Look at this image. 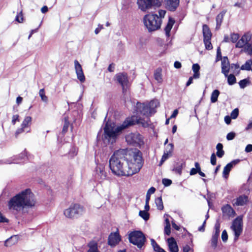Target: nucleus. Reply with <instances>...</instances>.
<instances>
[{
	"label": "nucleus",
	"instance_id": "8",
	"mask_svg": "<svg viewBox=\"0 0 252 252\" xmlns=\"http://www.w3.org/2000/svg\"><path fill=\"white\" fill-rule=\"evenodd\" d=\"M162 2V0H137L139 9L144 12L151 9L153 6H160Z\"/></svg>",
	"mask_w": 252,
	"mask_h": 252
},
{
	"label": "nucleus",
	"instance_id": "42",
	"mask_svg": "<svg viewBox=\"0 0 252 252\" xmlns=\"http://www.w3.org/2000/svg\"><path fill=\"white\" fill-rule=\"evenodd\" d=\"M221 73L224 74V75L226 77L228 76L229 73L230 66L229 65H221Z\"/></svg>",
	"mask_w": 252,
	"mask_h": 252
},
{
	"label": "nucleus",
	"instance_id": "54",
	"mask_svg": "<svg viewBox=\"0 0 252 252\" xmlns=\"http://www.w3.org/2000/svg\"><path fill=\"white\" fill-rule=\"evenodd\" d=\"M236 136V134L234 132H230L228 133L226 135V139L227 140H233Z\"/></svg>",
	"mask_w": 252,
	"mask_h": 252
},
{
	"label": "nucleus",
	"instance_id": "47",
	"mask_svg": "<svg viewBox=\"0 0 252 252\" xmlns=\"http://www.w3.org/2000/svg\"><path fill=\"white\" fill-rule=\"evenodd\" d=\"M15 21L19 23H22L23 22L24 18L22 11H20L19 13H18V14L16 15L15 18Z\"/></svg>",
	"mask_w": 252,
	"mask_h": 252
},
{
	"label": "nucleus",
	"instance_id": "3",
	"mask_svg": "<svg viewBox=\"0 0 252 252\" xmlns=\"http://www.w3.org/2000/svg\"><path fill=\"white\" fill-rule=\"evenodd\" d=\"M143 22L148 31L152 32L160 28L162 20L158 17L157 14L149 13L144 16Z\"/></svg>",
	"mask_w": 252,
	"mask_h": 252
},
{
	"label": "nucleus",
	"instance_id": "39",
	"mask_svg": "<svg viewBox=\"0 0 252 252\" xmlns=\"http://www.w3.org/2000/svg\"><path fill=\"white\" fill-rule=\"evenodd\" d=\"M155 203L158 210H162L163 209L164 207L161 197L157 198L155 199Z\"/></svg>",
	"mask_w": 252,
	"mask_h": 252
},
{
	"label": "nucleus",
	"instance_id": "46",
	"mask_svg": "<svg viewBox=\"0 0 252 252\" xmlns=\"http://www.w3.org/2000/svg\"><path fill=\"white\" fill-rule=\"evenodd\" d=\"M39 94L43 101L46 102L47 101L48 97L45 95L44 89H41L39 90Z\"/></svg>",
	"mask_w": 252,
	"mask_h": 252
},
{
	"label": "nucleus",
	"instance_id": "23",
	"mask_svg": "<svg viewBox=\"0 0 252 252\" xmlns=\"http://www.w3.org/2000/svg\"><path fill=\"white\" fill-rule=\"evenodd\" d=\"M184 164L185 163L182 160H179L178 159L177 161L175 162L172 170L175 173L181 175L182 173L183 166Z\"/></svg>",
	"mask_w": 252,
	"mask_h": 252
},
{
	"label": "nucleus",
	"instance_id": "32",
	"mask_svg": "<svg viewBox=\"0 0 252 252\" xmlns=\"http://www.w3.org/2000/svg\"><path fill=\"white\" fill-rule=\"evenodd\" d=\"M32 118L31 116L26 117L22 122L21 126L25 128L30 127L32 124Z\"/></svg>",
	"mask_w": 252,
	"mask_h": 252
},
{
	"label": "nucleus",
	"instance_id": "50",
	"mask_svg": "<svg viewBox=\"0 0 252 252\" xmlns=\"http://www.w3.org/2000/svg\"><path fill=\"white\" fill-rule=\"evenodd\" d=\"M223 58L221 56V53L220 48V47H218L217 51V56H216V62L222 60Z\"/></svg>",
	"mask_w": 252,
	"mask_h": 252
},
{
	"label": "nucleus",
	"instance_id": "63",
	"mask_svg": "<svg viewBox=\"0 0 252 252\" xmlns=\"http://www.w3.org/2000/svg\"><path fill=\"white\" fill-rule=\"evenodd\" d=\"M165 13V10L160 9L158 11L159 16H158V17H159L161 20V19L164 17Z\"/></svg>",
	"mask_w": 252,
	"mask_h": 252
},
{
	"label": "nucleus",
	"instance_id": "20",
	"mask_svg": "<svg viewBox=\"0 0 252 252\" xmlns=\"http://www.w3.org/2000/svg\"><path fill=\"white\" fill-rule=\"evenodd\" d=\"M180 0H167L166 8L170 11H174L179 5Z\"/></svg>",
	"mask_w": 252,
	"mask_h": 252
},
{
	"label": "nucleus",
	"instance_id": "62",
	"mask_svg": "<svg viewBox=\"0 0 252 252\" xmlns=\"http://www.w3.org/2000/svg\"><path fill=\"white\" fill-rule=\"evenodd\" d=\"M25 128L22 126L20 128H18L15 132V136H17L19 134L23 133L25 131Z\"/></svg>",
	"mask_w": 252,
	"mask_h": 252
},
{
	"label": "nucleus",
	"instance_id": "25",
	"mask_svg": "<svg viewBox=\"0 0 252 252\" xmlns=\"http://www.w3.org/2000/svg\"><path fill=\"white\" fill-rule=\"evenodd\" d=\"M249 198L246 195H240L236 199L234 205L236 206H244L248 202Z\"/></svg>",
	"mask_w": 252,
	"mask_h": 252
},
{
	"label": "nucleus",
	"instance_id": "64",
	"mask_svg": "<svg viewBox=\"0 0 252 252\" xmlns=\"http://www.w3.org/2000/svg\"><path fill=\"white\" fill-rule=\"evenodd\" d=\"M245 151L247 153L252 152V144H248V145H247L245 148Z\"/></svg>",
	"mask_w": 252,
	"mask_h": 252
},
{
	"label": "nucleus",
	"instance_id": "35",
	"mask_svg": "<svg viewBox=\"0 0 252 252\" xmlns=\"http://www.w3.org/2000/svg\"><path fill=\"white\" fill-rule=\"evenodd\" d=\"M252 59L249 60L246 62L244 64H243L240 69L244 70H250L252 69Z\"/></svg>",
	"mask_w": 252,
	"mask_h": 252
},
{
	"label": "nucleus",
	"instance_id": "19",
	"mask_svg": "<svg viewBox=\"0 0 252 252\" xmlns=\"http://www.w3.org/2000/svg\"><path fill=\"white\" fill-rule=\"evenodd\" d=\"M221 211L224 216L234 217L235 215V211L229 204H226V205L222 207Z\"/></svg>",
	"mask_w": 252,
	"mask_h": 252
},
{
	"label": "nucleus",
	"instance_id": "51",
	"mask_svg": "<svg viewBox=\"0 0 252 252\" xmlns=\"http://www.w3.org/2000/svg\"><path fill=\"white\" fill-rule=\"evenodd\" d=\"M221 60V65H229V62L227 57H223Z\"/></svg>",
	"mask_w": 252,
	"mask_h": 252
},
{
	"label": "nucleus",
	"instance_id": "36",
	"mask_svg": "<svg viewBox=\"0 0 252 252\" xmlns=\"http://www.w3.org/2000/svg\"><path fill=\"white\" fill-rule=\"evenodd\" d=\"M243 48L241 52H244L249 55H252V45L251 43L248 42Z\"/></svg>",
	"mask_w": 252,
	"mask_h": 252
},
{
	"label": "nucleus",
	"instance_id": "22",
	"mask_svg": "<svg viewBox=\"0 0 252 252\" xmlns=\"http://www.w3.org/2000/svg\"><path fill=\"white\" fill-rule=\"evenodd\" d=\"M175 22V21L173 18L171 17H169L167 24L164 28L165 35L167 37H169L170 36V31Z\"/></svg>",
	"mask_w": 252,
	"mask_h": 252
},
{
	"label": "nucleus",
	"instance_id": "33",
	"mask_svg": "<svg viewBox=\"0 0 252 252\" xmlns=\"http://www.w3.org/2000/svg\"><path fill=\"white\" fill-rule=\"evenodd\" d=\"M239 85L241 89H244L247 86L251 84V82L249 77L240 80L239 83Z\"/></svg>",
	"mask_w": 252,
	"mask_h": 252
},
{
	"label": "nucleus",
	"instance_id": "30",
	"mask_svg": "<svg viewBox=\"0 0 252 252\" xmlns=\"http://www.w3.org/2000/svg\"><path fill=\"white\" fill-rule=\"evenodd\" d=\"M173 151V145L172 144H169L167 146L162 158H168V157L171 156Z\"/></svg>",
	"mask_w": 252,
	"mask_h": 252
},
{
	"label": "nucleus",
	"instance_id": "37",
	"mask_svg": "<svg viewBox=\"0 0 252 252\" xmlns=\"http://www.w3.org/2000/svg\"><path fill=\"white\" fill-rule=\"evenodd\" d=\"M220 93L218 90L213 91L211 96V101L212 103H215L218 100V98Z\"/></svg>",
	"mask_w": 252,
	"mask_h": 252
},
{
	"label": "nucleus",
	"instance_id": "21",
	"mask_svg": "<svg viewBox=\"0 0 252 252\" xmlns=\"http://www.w3.org/2000/svg\"><path fill=\"white\" fill-rule=\"evenodd\" d=\"M167 243L170 252H178V247L173 237L168 238L167 239Z\"/></svg>",
	"mask_w": 252,
	"mask_h": 252
},
{
	"label": "nucleus",
	"instance_id": "10",
	"mask_svg": "<svg viewBox=\"0 0 252 252\" xmlns=\"http://www.w3.org/2000/svg\"><path fill=\"white\" fill-rule=\"evenodd\" d=\"M84 208L81 205L75 204L71 205L70 207L65 210L64 215L69 218H76L83 214Z\"/></svg>",
	"mask_w": 252,
	"mask_h": 252
},
{
	"label": "nucleus",
	"instance_id": "29",
	"mask_svg": "<svg viewBox=\"0 0 252 252\" xmlns=\"http://www.w3.org/2000/svg\"><path fill=\"white\" fill-rule=\"evenodd\" d=\"M154 78L158 83H161L162 82V69L158 67L156 69L154 72Z\"/></svg>",
	"mask_w": 252,
	"mask_h": 252
},
{
	"label": "nucleus",
	"instance_id": "9",
	"mask_svg": "<svg viewBox=\"0 0 252 252\" xmlns=\"http://www.w3.org/2000/svg\"><path fill=\"white\" fill-rule=\"evenodd\" d=\"M126 140L128 144L140 147L144 144L143 138L140 133H130L126 136Z\"/></svg>",
	"mask_w": 252,
	"mask_h": 252
},
{
	"label": "nucleus",
	"instance_id": "11",
	"mask_svg": "<svg viewBox=\"0 0 252 252\" xmlns=\"http://www.w3.org/2000/svg\"><path fill=\"white\" fill-rule=\"evenodd\" d=\"M202 32L203 36V42L205 45V49L210 50L213 49V46L211 42L212 33L209 26L206 24L203 25Z\"/></svg>",
	"mask_w": 252,
	"mask_h": 252
},
{
	"label": "nucleus",
	"instance_id": "31",
	"mask_svg": "<svg viewBox=\"0 0 252 252\" xmlns=\"http://www.w3.org/2000/svg\"><path fill=\"white\" fill-rule=\"evenodd\" d=\"M200 66L198 63H194L192 65V69L193 72V77L194 79H198L200 77Z\"/></svg>",
	"mask_w": 252,
	"mask_h": 252
},
{
	"label": "nucleus",
	"instance_id": "5",
	"mask_svg": "<svg viewBox=\"0 0 252 252\" xmlns=\"http://www.w3.org/2000/svg\"><path fill=\"white\" fill-rule=\"evenodd\" d=\"M126 177L131 176L138 172L143 164V158H127Z\"/></svg>",
	"mask_w": 252,
	"mask_h": 252
},
{
	"label": "nucleus",
	"instance_id": "59",
	"mask_svg": "<svg viewBox=\"0 0 252 252\" xmlns=\"http://www.w3.org/2000/svg\"><path fill=\"white\" fill-rule=\"evenodd\" d=\"M29 156H30V153L25 149L20 154L19 158H28Z\"/></svg>",
	"mask_w": 252,
	"mask_h": 252
},
{
	"label": "nucleus",
	"instance_id": "43",
	"mask_svg": "<svg viewBox=\"0 0 252 252\" xmlns=\"http://www.w3.org/2000/svg\"><path fill=\"white\" fill-rule=\"evenodd\" d=\"M239 38V34L238 33H232L230 34V41L232 43H237Z\"/></svg>",
	"mask_w": 252,
	"mask_h": 252
},
{
	"label": "nucleus",
	"instance_id": "48",
	"mask_svg": "<svg viewBox=\"0 0 252 252\" xmlns=\"http://www.w3.org/2000/svg\"><path fill=\"white\" fill-rule=\"evenodd\" d=\"M156 191V189L154 188V187H151L147 191V193H146V199H147L148 198V197H149V199H148V201H150V197H151V195L152 194H153L154 193V192H155Z\"/></svg>",
	"mask_w": 252,
	"mask_h": 252
},
{
	"label": "nucleus",
	"instance_id": "41",
	"mask_svg": "<svg viewBox=\"0 0 252 252\" xmlns=\"http://www.w3.org/2000/svg\"><path fill=\"white\" fill-rule=\"evenodd\" d=\"M78 153V148L74 146L71 147L69 152H68V156L71 157H74L77 156Z\"/></svg>",
	"mask_w": 252,
	"mask_h": 252
},
{
	"label": "nucleus",
	"instance_id": "53",
	"mask_svg": "<svg viewBox=\"0 0 252 252\" xmlns=\"http://www.w3.org/2000/svg\"><path fill=\"white\" fill-rule=\"evenodd\" d=\"M218 239V238H216V237L212 236V237L211 246L214 249H215L217 246Z\"/></svg>",
	"mask_w": 252,
	"mask_h": 252
},
{
	"label": "nucleus",
	"instance_id": "13",
	"mask_svg": "<svg viewBox=\"0 0 252 252\" xmlns=\"http://www.w3.org/2000/svg\"><path fill=\"white\" fill-rule=\"evenodd\" d=\"M115 78L116 81L121 85L124 91L125 89V87L127 86L128 83L127 73L126 72L117 73L115 75Z\"/></svg>",
	"mask_w": 252,
	"mask_h": 252
},
{
	"label": "nucleus",
	"instance_id": "17",
	"mask_svg": "<svg viewBox=\"0 0 252 252\" xmlns=\"http://www.w3.org/2000/svg\"><path fill=\"white\" fill-rule=\"evenodd\" d=\"M121 240V237L119 233H111L108 237V243L110 246L114 247L117 245Z\"/></svg>",
	"mask_w": 252,
	"mask_h": 252
},
{
	"label": "nucleus",
	"instance_id": "24",
	"mask_svg": "<svg viewBox=\"0 0 252 252\" xmlns=\"http://www.w3.org/2000/svg\"><path fill=\"white\" fill-rule=\"evenodd\" d=\"M226 12V10H223L216 16V30H219L220 29L223 19L224 16Z\"/></svg>",
	"mask_w": 252,
	"mask_h": 252
},
{
	"label": "nucleus",
	"instance_id": "4",
	"mask_svg": "<svg viewBox=\"0 0 252 252\" xmlns=\"http://www.w3.org/2000/svg\"><path fill=\"white\" fill-rule=\"evenodd\" d=\"M110 158L109 167L112 173L118 176H126V161L125 159Z\"/></svg>",
	"mask_w": 252,
	"mask_h": 252
},
{
	"label": "nucleus",
	"instance_id": "49",
	"mask_svg": "<svg viewBox=\"0 0 252 252\" xmlns=\"http://www.w3.org/2000/svg\"><path fill=\"white\" fill-rule=\"evenodd\" d=\"M239 115V109L238 108L234 109L231 113L230 116L232 119H236Z\"/></svg>",
	"mask_w": 252,
	"mask_h": 252
},
{
	"label": "nucleus",
	"instance_id": "38",
	"mask_svg": "<svg viewBox=\"0 0 252 252\" xmlns=\"http://www.w3.org/2000/svg\"><path fill=\"white\" fill-rule=\"evenodd\" d=\"M89 249L87 252H99L97 244L94 242H91L88 245Z\"/></svg>",
	"mask_w": 252,
	"mask_h": 252
},
{
	"label": "nucleus",
	"instance_id": "18",
	"mask_svg": "<svg viewBox=\"0 0 252 252\" xmlns=\"http://www.w3.org/2000/svg\"><path fill=\"white\" fill-rule=\"evenodd\" d=\"M240 160L239 159H235L231 162L228 163L224 168L223 171V177L226 179L227 178L229 172L233 166L237 164Z\"/></svg>",
	"mask_w": 252,
	"mask_h": 252
},
{
	"label": "nucleus",
	"instance_id": "7",
	"mask_svg": "<svg viewBox=\"0 0 252 252\" xmlns=\"http://www.w3.org/2000/svg\"><path fill=\"white\" fill-rule=\"evenodd\" d=\"M128 240L130 243L141 249L145 244L146 237L141 231H134L129 234Z\"/></svg>",
	"mask_w": 252,
	"mask_h": 252
},
{
	"label": "nucleus",
	"instance_id": "16",
	"mask_svg": "<svg viewBox=\"0 0 252 252\" xmlns=\"http://www.w3.org/2000/svg\"><path fill=\"white\" fill-rule=\"evenodd\" d=\"M74 65L77 78L81 82H84L85 81V77L81 65L77 60H75Z\"/></svg>",
	"mask_w": 252,
	"mask_h": 252
},
{
	"label": "nucleus",
	"instance_id": "2",
	"mask_svg": "<svg viewBox=\"0 0 252 252\" xmlns=\"http://www.w3.org/2000/svg\"><path fill=\"white\" fill-rule=\"evenodd\" d=\"M34 194L30 189H26L12 197L8 202L10 210L20 211L25 207H32L35 205Z\"/></svg>",
	"mask_w": 252,
	"mask_h": 252
},
{
	"label": "nucleus",
	"instance_id": "12",
	"mask_svg": "<svg viewBox=\"0 0 252 252\" xmlns=\"http://www.w3.org/2000/svg\"><path fill=\"white\" fill-rule=\"evenodd\" d=\"M242 221L240 218L235 219L231 226V229L234 232V240H236L241 235L243 230Z\"/></svg>",
	"mask_w": 252,
	"mask_h": 252
},
{
	"label": "nucleus",
	"instance_id": "40",
	"mask_svg": "<svg viewBox=\"0 0 252 252\" xmlns=\"http://www.w3.org/2000/svg\"><path fill=\"white\" fill-rule=\"evenodd\" d=\"M227 77V83L229 85H233L236 82V78L235 75L233 74H228Z\"/></svg>",
	"mask_w": 252,
	"mask_h": 252
},
{
	"label": "nucleus",
	"instance_id": "15",
	"mask_svg": "<svg viewBox=\"0 0 252 252\" xmlns=\"http://www.w3.org/2000/svg\"><path fill=\"white\" fill-rule=\"evenodd\" d=\"M251 38L252 36L250 33H245L241 38L238 40L235 44V47L243 48L245 45L251 40Z\"/></svg>",
	"mask_w": 252,
	"mask_h": 252
},
{
	"label": "nucleus",
	"instance_id": "55",
	"mask_svg": "<svg viewBox=\"0 0 252 252\" xmlns=\"http://www.w3.org/2000/svg\"><path fill=\"white\" fill-rule=\"evenodd\" d=\"M19 115H14L12 116L11 123L13 125H14L16 122H19Z\"/></svg>",
	"mask_w": 252,
	"mask_h": 252
},
{
	"label": "nucleus",
	"instance_id": "27",
	"mask_svg": "<svg viewBox=\"0 0 252 252\" xmlns=\"http://www.w3.org/2000/svg\"><path fill=\"white\" fill-rule=\"evenodd\" d=\"M127 150L120 149L116 151L111 158H125L126 156Z\"/></svg>",
	"mask_w": 252,
	"mask_h": 252
},
{
	"label": "nucleus",
	"instance_id": "26",
	"mask_svg": "<svg viewBox=\"0 0 252 252\" xmlns=\"http://www.w3.org/2000/svg\"><path fill=\"white\" fill-rule=\"evenodd\" d=\"M152 114H154L156 112V109L159 106V103L157 100H152L147 104Z\"/></svg>",
	"mask_w": 252,
	"mask_h": 252
},
{
	"label": "nucleus",
	"instance_id": "61",
	"mask_svg": "<svg viewBox=\"0 0 252 252\" xmlns=\"http://www.w3.org/2000/svg\"><path fill=\"white\" fill-rule=\"evenodd\" d=\"M171 226L170 225H165L164 227V233L169 236L170 234L171 233Z\"/></svg>",
	"mask_w": 252,
	"mask_h": 252
},
{
	"label": "nucleus",
	"instance_id": "6",
	"mask_svg": "<svg viewBox=\"0 0 252 252\" xmlns=\"http://www.w3.org/2000/svg\"><path fill=\"white\" fill-rule=\"evenodd\" d=\"M96 164L95 178L98 182H102L107 179V173L105 169V166L107 163L104 158H96L95 160Z\"/></svg>",
	"mask_w": 252,
	"mask_h": 252
},
{
	"label": "nucleus",
	"instance_id": "45",
	"mask_svg": "<svg viewBox=\"0 0 252 252\" xmlns=\"http://www.w3.org/2000/svg\"><path fill=\"white\" fill-rule=\"evenodd\" d=\"M151 244L153 246V248L155 252H158V251L160 250V249H161V248L160 247V246L157 243V242L153 239H151Z\"/></svg>",
	"mask_w": 252,
	"mask_h": 252
},
{
	"label": "nucleus",
	"instance_id": "56",
	"mask_svg": "<svg viewBox=\"0 0 252 252\" xmlns=\"http://www.w3.org/2000/svg\"><path fill=\"white\" fill-rule=\"evenodd\" d=\"M221 239H222V241H223L224 242H226V241L228 239L227 233L225 230H224L222 232Z\"/></svg>",
	"mask_w": 252,
	"mask_h": 252
},
{
	"label": "nucleus",
	"instance_id": "60",
	"mask_svg": "<svg viewBox=\"0 0 252 252\" xmlns=\"http://www.w3.org/2000/svg\"><path fill=\"white\" fill-rule=\"evenodd\" d=\"M134 154V158H142V154L141 152L138 149L135 150Z\"/></svg>",
	"mask_w": 252,
	"mask_h": 252
},
{
	"label": "nucleus",
	"instance_id": "34",
	"mask_svg": "<svg viewBox=\"0 0 252 252\" xmlns=\"http://www.w3.org/2000/svg\"><path fill=\"white\" fill-rule=\"evenodd\" d=\"M217 153L216 155L219 158H221L224 155V151L223 150V145L221 143H218L216 146Z\"/></svg>",
	"mask_w": 252,
	"mask_h": 252
},
{
	"label": "nucleus",
	"instance_id": "57",
	"mask_svg": "<svg viewBox=\"0 0 252 252\" xmlns=\"http://www.w3.org/2000/svg\"><path fill=\"white\" fill-rule=\"evenodd\" d=\"M220 223L219 221V220H217L216 221V223L215 225V232H217V233H220Z\"/></svg>",
	"mask_w": 252,
	"mask_h": 252
},
{
	"label": "nucleus",
	"instance_id": "14",
	"mask_svg": "<svg viewBox=\"0 0 252 252\" xmlns=\"http://www.w3.org/2000/svg\"><path fill=\"white\" fill-rule=\"evenodd\" d=\"M137 107L140 114L146 116L147 118H149L153 115L147 104L137 102Z\"/></svg>",
	"mask_w": 252,
	"mask_h": 252
},
{
	"label": "nucleus",
	"instance_id": "1",
	"mask_svg": "<svg viewBox=\"0 0 252 252\" xmlns=\"http://www.w3.org/2000/svg\"><path fill=\"white\" fill-rule=\"evenodd\" d=\"M147 118V120H145L141 118H138L137 116L133 115L126 118L122 125L116 128L113 123L107 121L104 128V133L110 138L116 139L120 132L130 126L141 124L143 127H148L150 126V120L149 118Z\"/></svg>",
	"mask_w": 252,
	"mask_h": 252
},
{
	"label": "nucleus",
	"instance_id": "28",
	"mask_svg": "<svg viewBox=\"0 0 252 252\" xmlns=\"http://www.w3.org/2000/svg\"><path fill=\"white\" fill-rule=\"evenodd\" d=\"M18 242V237L16 235L11 236L7 239L4 242V246L6 247H11L15 245Z\"/></svg>",
	"mask_w": 252,
	"mask_h": 252
},
{
	"label": "nucleus",
	"instance_id": "52",
	"mask_svg": "<svg viewBox=\"0 0 252 252\" xmlns=\"http://www.w3.org/2000/svg\"><path fill=\"white\" fill-rule=\"evenodd\" d=\"M70 125V123L68 121V118H65L64 119V133L67 131L69 126Z\"/></svg>",
	"mask_w": 252,
	"mask_h": 252
},
{
	"label": "nucleus",
	"instance_id": "58",
	"mask_svg": "<svg viewBox=\"0 0 252 252\" xmlns=\"http://www.w3.org/2000/svg\"><path fill=\"white\" fill-rule=\"evenodd\" d=\"M162 184L165 186H166V187L170 186L171 184V183H172V181H171V180L168 179H166V178L163 179L162 181Z\"/></svg>",
	"mask_w": 252,
	"mask_h": 252
},
{
	"label": "nucleus",
	"instance_id": "44",
	"mask_svg": "<svg viewBox=\"0 0 252 252\" xmlns=\"http://www.w3.org/2000/svg\"><path fill=\"white\" fill-rule=\"evenodd\" d=\"M139 215L142 218H143L145 220H147L149 218V214L147 211H140Z\"/></svg>",
	"mask_w": 252,
	"mask_h": 252
}]
</instances>
